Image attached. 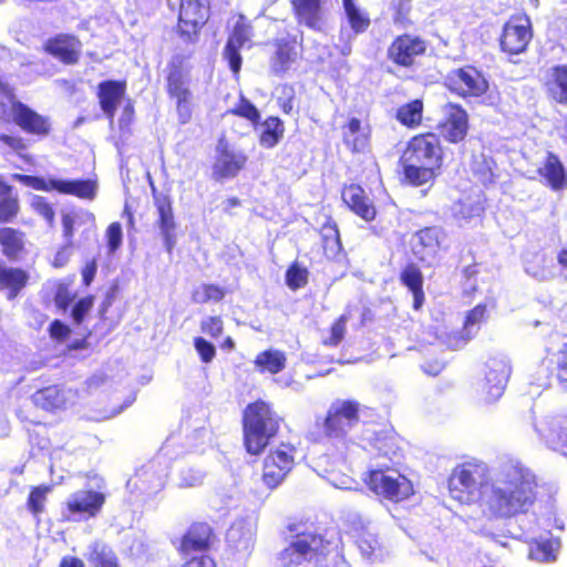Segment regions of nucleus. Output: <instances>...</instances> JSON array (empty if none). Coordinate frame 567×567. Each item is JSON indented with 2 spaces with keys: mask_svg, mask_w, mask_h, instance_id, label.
Wrapping results in <instances>:
<instances>
[{
  "mask_svg": "<svg viewBox=\"0 0 567 567\" xmlns=\"http://www.w3.org/2000/svg\"><path fill=\"white\" fill-rule=\"evenodd\" d=\"M543 484L535 472L519 460L504 461L493 480L481 460L456 464L447 478L450 496L460 504H477L489 522L508 520L528 514L540 498Z\"/></svg>",
  "mask_w": 567,
  "mask_h": 567,
  "instance_id": "obj_1",
  "label": "nucleus"
},
{
  "mask_svg": "<svg viewBox=\"0 0 567 567\" xmlns=\"http://www.w3.org/2000/svg\"><path fill=\"white\" fill-rule=\"evenodd\" d=\"M444 150L437 134L423 132L412 136L399 157V178L404 185L433 184L442 174Z\"/></svg>",
  "mask_w": 567,
  "mask_h": 567,
  "instance_id": "obj_2",
  "label": "nucleus"
},
{
  "mask_svg": "<svg viewBox=\"0 0 567 567\" xmlns=\"http://www.w3.org/2000/svg\"><path fill=\"white\" fill-rule=\"evenodd\" d=\"M284 419L274 406L264 401L255 400L243 411V444L252 456L260 455L281 427Z\"/></svg>",
  "mask_w": 567,
  "mask_h": 567,
  "instance_id": "obj_3",
  "label": "nucleus"
},
{
  "mask_svg": "<svg viewBox=\"0 0 567 567\" xmlns=\"http://www.w3.org/2000/svg\"><path fill=\"white\" fill-rule=\"evenodd\" d=\"M334 551L333 560L337 567H347L344 559L338 553V546L316 533H298L296 539L287 545L279 554L281 567H297L305 561H315L319 567H329L327 558Z\"/></svg>",
  "mask_w": 567,
  "mask_h": 567,
  "instance_id": "obj_4",
  "label": "nucleus"
},
{
  "mask_svg": "<svg viewBox=\"0 0 567 567\" xmlns=\"http://www.w3.org/2000/svg\"><path fill=\"white\" fill-rule=\"evenodd\" d=\"M190 54H175L166 69V93L175 100L178 123L187 124L193 116L192 92L188 87L189 70L187 63Z\"/></svg>",
  "mask_w": 567,
  "mask_h": 567,
  "instance_id": "obj_5",
  "label": "nucleus"
},
{
  "mask_svg": "<svg viewBox=\"0 0 567 567\" xmlns=\"http://www.w3.org/2000/svg\"><path fill=\"white\" fill-rule=\"evenodd\" d=\"M234 115L248 121L255 128L261 126L258 142L265 148H274L285 134V124L279 116L270 115L261 122V114L257 106L246 96L240 95L237 103L225 111L224 116Z\"/></svg>",
  "mask_w": 567,
  "mask_h": 567,
  "instance_id": "obj_6",
  "label": "nucleus"
},
{
  "mask_svg": "<svg viewBox=\"0 0 567 567\" xmlns=\"http://www.w3.org/2000/svg\"><path fill=\"white\" fill-rule=\"evenodd\" d=\"M429 50V41L416 33L395 35L386 48V60L399 71H413L421 64Z\"/></svg>",
  "mask_w": 567,
  "mask_h": 567,
  "instance_id": "obj_7",
  "label": "nucleus"
},
{
  "mask_svg": "<svg viewBox=\"0 0 567 567\" xmlns=\"http://www.w3.org/2000/svg\"><path fill=\"white\" fill-rule=\"evenodd\" d=\"M364 483L370 492L392 503H401L414 494L411 480L388 467L369 470Z\"/></svg>",
  "mask_w": 567,
  "mask_h": 567,
  "instance_id": "obj_8",
  "label": "nucleus"
},
{
  "mask_svg": "<svg viewBox=\"0 0 567 567\" xmlns=\"http://www.w3.org/2000/svg\"><path fill=\"white\" fill-rule=\"evenodd\" d=\"M12 179L35 190L52 192L59 194L75 196L81 199H93L96 195L97 185L92 179H44L40 176L16 173Z\"/></svg>",
  "mask_w": 567,
  "mask_h": 567,
  "instance_id": "obj_9",
  "label": "nucleus"
},
{
  "mask_svg": "<svg viewBox=\"0 0 567 567\" xmlns=\"http://www.w3.org/2000/svg\"><path fill=\"white\" fill-rule=\"evenodd\" d=\"M361 405L355 400L334 402L321 425V435L328 440H344L349 431L360 421Z\"/></svg>",
  "mask_w": 567,
  "mask_h": 567,
  "instance_id": "obj_10",
  "label": "nucleus"
},
{
  "mask_svg": "<svg viewBox=\"0 0 567 567\" xmlns=\"http://www.w3.org/2000/svg\"><path fill=\"white\" fill-rule=\"evenodd\" d=\"M210 18L209 0H179L176 32L187 43H196Z\"/></svg>",
  "mask_w": 567,
  "mask_h": 567,
  "instance_id": "obj_11",
  "label": "nucleus"
},
{
  "mask_svg": "<svg viewBox=\"0 0 567 567\" xmlns=\"http://www.w3.org/2000/svg\"><path fill=\"white\" fill-rule=\"evenodd\" d=\"M297 450L292 444L280 443L266 454L261 466V482L270 491L280 486L296 466Z\"/></svg>",
  "mask_w": 567,
  "mask_h": 567,
  "instance_id": "obj_12",
  "label": "nucleus"
},
{
  "mask_svg": "<svg viewBox=\"0 0 567 567\" xmlns=\"http://www.w3.org/2000/svg\"><path fill=\"white\" fill-rule=\"evenodd\" d=\"M105 495L102 492L86 488L72 493L62 504V523H80L96 517L103 505Z\"/></svg>",
  "mask_w": 567,
  "mask_h": 567,
  "instance_id": "obj_13",
  "label": "nucleus"
},
{
  "mask_svg": "<svg viewBox=\"0 0 567 567\" xmlns=\"http://www.w3.org/2000/svg\"><path fill=\"white\" fill-rule=\"evenodd\" d=\"M445 87L462 99L482 97L488 91V81L477 68L463 65L451 70L444 78Z\"/></svg>",
  "mask_w": 567,
  "mask_h": 567,
  "instance_id": "obj_14",
  "label": "nucleus"
},
{
  "mask_svg": "<svg viewBox=\"0 0 567 567\" xmlns=\"http://www.w3.org/2000/svg\"><path fill=\"white\" fill-rule=\"evenodd\" d=\"M533 426L539 439L567 457V412L534 414Z\"/></svg>",
  "mask_w": 567,
  "mask_h": 567,
  "instance_id": "obj_15",
  "label": "nucleus"
},
{
  "mask_svg": "<svg viewBox=\"0 0 567 567\" xmlns=\"http://www.w3.org/2000/svg\"><path fill=\"white\" fill-rule=\"evenodd\" d=\"M533 39V24L524 12L512 14L499 35L501 51L508 56L524 53Z\"/></svg>",
  "mask_w": 567,
  "mask_h": 567,
  "instance_id": "obj_16",
  "label": "nucleus"
},
{
  "mask_svg": "<svg viewBox=\"0 0 567 567\" xmlns=\"http://www.w3.org/2000/svg\"><path fill=\"white\" fill-rule=\"evenodd\" d=\"M248 163V155L244 151H237L224 138H219L216 147V158L213 164V178L225 181L235 178L244 171Z\"/></svg>",
  "mask_w": 567,
  "mask_h": 567,
  "instance_id": "obj_17",
  "label": "nucleus"
},
{
  "mask_svg": "<svg viewBox=\"0 0 567 567\" xmlns=\"http://www.w3.org/2000/svg\"><path fill=\"white\" fill-rule=\"evenodd\" d=\"M252 24L243 13L237 14L236 22L228 34L225 48L224 59L227 61L234 75H238L241 70L243 58L240 50L250 41L252 37Z\"/></svg>",
  "mask_w": 567,
  "mask_h": 567,
  "instance_id": "obj_18",
  "label": "nucleus"
},
{
  "mask_svg": "<svg viewBox=\"0 0 567 567\" xmlns=\"http://www.w3.org/2000/svg\"><path fill=\"white\" fill-rule=\"evenodd\" d=\"M11 117L12 122L29 135L41 140L51 134L52 123L50 117L38 113L21 101L12 102Z\"/></svg>",
  "mask_w": 567,
  "mask_h": 567,
  "instance_id": "obj_19",
  "label": "nucleus"
},
{
  "mask_svg": "<svg viewBox=\"0 0 567 567\" xmlns=\"http://www.w3.org/2000/svg\"><path fill=\"white\" fill-rule=\"evenodd\" d=\"M42 50L64 65H75L81 59L82 42L72 33H56L49 37Z\"/></svg>",
  "mask_w": 567,
  "mask_h": 567,
  "instance_id": "obj_20",
  "label": "nucleus"
},
{
  "mask_svg": "<svg viewBox=\"0 0 567 567\" xmlns=\"http://www.w3.org/2000/svg\"><path fill=\"white\" fill-rule=\"evenodd\" d=\"M153 200L157 214L155 224L159 229L166 251L172 254L177 243L178 228L174 214L173 200L171 196L162 193H154Z\"/></svg>",
  "mask_w": 567,
  "mask_h": 567,
  "instance_id": "obj_21",
  "label": "nucleus"
},
{
  "mask_svg": "<svg viewBox=\"0 0 567 567\" xmlns=\"http://www.w3.org/2000/svg\"><path fill=\"white\" fill-rule=\"evenodd\" d=\"M486 368L487 370L481 384V394L485 404H492L503 395L509 379L511 367L503 360L492 359Z\"/></svg>",
  "mask_w": 567,
  "mask_h": 567,
  "instance_id": "obj_22",
  "label": "nucleus"
},
{
  "mask_svg": "<svg viewBox=\"0 0 567 567\" xmlns=\"http://www.w3.org/2000/svg\"><path fill=\"white\" fill-rule=\"evenodd\" d=\"M216 535L207 522H193L182 535L176 547L181 555L206 553L214 545Z\"/></svg>",
  "mask_w": 567,
  "mask_h": 567,
  "instance_id": "obj_23",
  "label": "nucleus"
},
{
  "mask_svg": "<svg viewBox=\"0 0 567 567\" xmlns=\"http://www.w3.org/2000/svg\"><path fill=\"white\" fill-rule=\"evenodd\" d=\"M275 51L270 58V70L275 75L285 74L298 59L300 43L293 35L275 39Z\"/></svg>",
  "mask_w": 567,
  "mask_h": 567,
  "instance_id": "obj_24",
  "label": "nucleus"
},
{
  "mask_svg": "<svg viewBox=\"0 0 567 567\" xmlns=\"http://www.w3.org/2000/svg\"><path fill=\"white\" fill-rule=\"evenodd\" d=\"M447 110L445 122L441 124L440 127L447 143L458 144L467 136L470 128L468 114L466 110L457 103H450Z\"/></svg>",
  "mask_w": 567,
  "mask_h": 567,
  "instance_id": "obj_25",
  "label": "nucleus"
},
{
  "mask_svg": "<svg viewBox=\"0 0 567 567\" xmlns=\"http://www.w3.org/2000/svg\"><path fill=\"white\" fill-rule=\"evenodd\" d=\"M125 80H104L97 84L96 97L105 116L113 122L118 104L126 95Z\"/></svg>",
  "mask_w": 567,
  "mask_h": 567,
  "instance_id": "obj_26",
  "label": "nucleus"
},
{
  "mask_svg": "<svg viewBox=\"0 0 567 567\" xmlns=\"http://www.w3.org/2000/svg\"><path fill=\"white\" fill-rule=\"evenodd\" d=\"M341 140L352 153H361L369 147L371 128L367 120L349 117L340 127Z\"/></svg>",
  "mask_w": 567,
  "mask_h": 567,
  "instance_id": "obj_27",
  "label": "nucleus"
},
{
  "mask_svg": "<svg viewBox=\"0 0 567 567\" xmlns=\"http://www.w3.org/2000/svg\"><path fill=\"white\" fill-rule=\"evenodd\" d=\"M341 198L347 207L364 221L370 223L375 219L377 208L359 184L346 185L341 190Z\"/></svg>",
  "mask_w": 567,
  "mask_h": 567,
  "instance_id": "obj_28",
  "label": "nucleus"
},
{
  "mask_svg": "<svg viewBox=\"0 0 567 567\" xmlns=\"http://www.w3.org/2000/svg\"><path fill=\"white\" fill-rule=\"evenodd\" d=\"M0 250L8 261L23 260L29 254L27 234L19 228L0 227Z\"/></svg>",
  "mask_w": 567,
  "mask_h": 567,
  "instance_id": "obj_29",
  "label": "nucleus"
},
{
  "mask_svg": "<svg viewBox=\"0 0 567 567\" xmlns=\"http://www.w3.org/2000/svg\"><path fill=\"white\" fill-rule=\"evenodd\" d=\"M542 86L551 103L567 107V63L549 68Z\"/></svg>",
  "mask_w": 567,
  "mask_h": 567,
  "instance_id": "obj_30",
  "label": "nucleus"
},
{
  "mask_svg": "<svg viewBox=\"0 0 567 567\" xmlns=\"http://www.w3.org/2000/svg\"><path fill=\"white\" fill-rule=\"evenodd\" d=\"M295 18L313 31H323L322 0H290Z\"/></svg>",
  "mask_w": 567,
  "mask_h": 567,
  "instance_id": "obj_31",
  "label": "nucleus"
},
{
  "mask_svg": "<svg viewBox=\"0 0 567 567\" xmlns=\"http://www.w3.org/2000/svg\"><path fill=\"white\" fill-rule=\"evenodd\" d=\"M30 274L21 267L7 266L0 260V291L8 300H14L28 287Z\"/></svg>",
  "mask_w": 567,
  "mask_h": 567,
  "instance_id": "obj_32",
  "label": "nucleus"
},
{
  "mask_svg": "<svg viewBox=\"0 0 567 567\" xmlns=\"http://www.w3.org/2000/svg\"><path fill=\"white\" fill-rule=\"evenodd\" d=\"M538 176L554 192L567 188V172L558 155L547 152L543 165L537 169Z\"/></svg>",
  "mask_w": 567,
  "mask_h": 567,
  "instance_id": "obj_33",
  "label": "nucleus"
},
{
  "mask_svg": "<svg viewBox=\"0 0 567 567\" xmlns=\"http://www.w3.org/2000/svg\"><path fill=\"white\" fill-rule=\"evenodd\" d=\"M31 400L34 406L50 413L63 410L68 402L65 390L59 384L39 389L33 393Z\"/></svg>",
  "mask_w": 567,
  "mask_h": 567,
  "instance_id": "obj_34",
  "label": "nucleus"
},
{
  "mask_svg": "<svg viewBox=\"0 0 567 567\" xmlns=\"http://www.w3.org/2000/svg\"><path fill=\"white\" fill-rule=\"evenodd\" d=\"M442 230L435 226L424 227L416 233L414 252L421 261L434 259L441 248Z\"/></svg>",
  "mask_w": 567,
  "mask_h": 567,
  "instance_id": "obj_35",
  "label": "nucleus"
},
{
  "mask_svg": "<svg viewBox=\"0 0 567 567\" xmlns=\"http://www.w3.org/2000/svg\"><path fill=\"white\" fill-rule=\"evenodd\" d=\"M399 279L413 296V309L420 310L425 301L424 278L421 269L414 262H409L401 270Z\"/></svg>",
  "mask_w": 567,
  "mask_h": 567,
  "instance_id": "obj_36",
  "label": "nucleus"
},
{
  "mask_svg": "<svg viewBox=\"0 0 567 567\" xmlns=\"http://www.w3.org/2000/svg\"><path fill=\"white\" fill-rule=\"evenodd\" d=\"M353 533L354 543L362 556L368 559L382 557L384 546L377 533L363 525L354 527Z\"/></svg>",
  "mask_w": 567,
  "mask_h": 567,
  "instance_id": "obj_37",
  "label": "nucleus"
},
{
  "mask_svg": "<svg viewBox=\"0 0 567 567\" xmlns=\"http://www.w3.org/2000/svg\"><path fill=\"white\" fill-rule=\"evenodd\" d=\"M344 18L353 34H363L372 25L370 13L355 0H342Z\"/></svg>",
  "mask_w": 567,
  "mask_h": 567,
  "instance_id": "obj_38",
  "label": "nucleus"
},
{
  "mask_svg": "<svg viewBox=\"0 0 567 567\" xmlns=\"http://www.w3.org/2000/svg\"><path fill=\"white\" fill-rule=\"evenodd\" d=\"M369 445L378 456L392 458L400 452V439L390 430L374 432L369 440Z\"/></svg>",
  "mask_w": 567,
  "mask_h": 567,
  "instance_id": "obj_39",
  "label": "nucleus"
},
{
  "mask_svg": "<svg viewBox=\"0 0 567 567\" xmlns=\"http://www.w3.org/2000/svg\"><path fill=\"white\" fill-rule=\"evenodd\" d=\"M424 104L421 99H414L395 111V120L404 127L413 130L419 127L423 121Z\"/></svg>",
  "mask_w": 567,
  "mask_h": 567,
  "instance_id": "obj_40",
  "label": "nucleus"
},
{
  "mask_svg": "<svg viewBox=\"0 0 567 567\" xmlns=\"http://www.w3.org/2000/svg\"><path fill=\"white\" fill-rule=\"evenodd\" d=\"M287 358L285 352L280 350L268 349L259 352L254 364L258 372L277 374L286 368Z\"/></svg>",
  "mask_w": 567,
  "mask_h": 567,
  "instance_id": "obj_41",
  "label": "nucleus"
},
{
  "mask_svg": "<svg viewBox=\"0 0 567 567\" xmlns=\"http://www.w3.org/2000/svg\"><path fill=\"white\" fill-rule=\"evenodd\" d=\"M20 213L19 197L11 185L0 182V224L13 221Z\"/></svg>",
  "mask_w": 567,
  "mask_h": 567,
  "instance_id": "obj_42",
  "label": "nucleus"
},
{
  "mask_svg": "<svg viewBox=\"0 0 567 567\" xmlns=\"http://www.w3.org/2000/svg\"><path fill=\"white\" fill-rule=\"evenodd\" d=\"M50 484H40L31 486L25 502V507L33 518L40 520L41 515L45 512L48 495L51 493Z\"/></svg>",
  "mask_w": 567,
  "mask_h": 567,
  "instance_id": "obj_43",
  "label": "nucleus"
},
{
  "mask_svg": "<svg viewBox=\"0 0 567 567\" xmlns=\"http://www.w3.org/2000/svg\"><path fill=\"white\" fill-rule=\"evenodd\" d=\"M227 290L216 284H203L192 292V300L195 303L204 305L209 302H221Z\"/></svg>",
  "mask_w": 567,
  "mask_h": 567,
  "instance_id": "obj_44",
  "label": "nucleus"
},
{
  "mask_svg": "<svg viewBox=\"0 0 567 567\" xmlns=\"http://www.w3.org/2000/svg\"><path fill=\"white\" fill-rule=\"evenodd\" d=\"M323 252L327 257L337 255L341 249L338 226L334 223H324L320 230Z\"/></svg>",
  "mask_w": 567,
  "mask_h": 567,
  "instance_id": "obj_45",
  "label": "nucleus"
},
{
  "mask_svg": "<svg viewBox=\"0 0 567 567\" xmlns=\"http://www.w3.org/2000/svg\"><path fill=\"white\" fill-rule=\"evenodd\" d=\"M309 272L307 268L301 267L297 261L292 262L286 270V285L293 291L303 288L308 284Z\"/></svg>",
  "mask_w": 567,
  "mask_h": 567,
  "instance_id": "obj_46",
  "label": "nucleus"
},
{
  "mask_svg": "<svg viewBox=\"0 0 567 567\" xmlns=\"http://www.w3.org/2000/svg\"><path fill=\"white\" fill-rule=\"evenodd\" d=\"M348 316L341 315L330 326L329 336L321 343L324 347L334 348L341 343L347 332Z\"/></svg>",
  "mask_w": 567,
  "mask_h": 567,
  "instance_id": "obj_47",
  "label": "nucleus"
},
{
  "mask_svg": "<svg viewBox=\"0 0 567 567\" xmlns=\"http://www.w3.org/2000/svg\"><path fill=\"white\" fill-rule=\"evenodd\" d=\"M392 14V22L395 27L406 28L412 24L410 18L412 12V4L406 2L392 1L390 4Z\"/></svg>",
  "mask_w": 567,
  "mask_h": 567,
  "instance_id": "obj_48",
  "label": "nucleus"
},
{
  "mask_svg": "<svg viewBox=\"0 0 567 567\" xmlns=\"http://www.w3.org/2000/svg\"><path fill=\"white\" fill-rule=\"evenodd\" d=\"M95 567H121L118 558L111 549L94 548L89 559Z\"/></svg>",
  "mask_w": 567,
  "mask_h": 567,
  "instance_id": "obj_49",
  "label": "nucleus"
},
{
  "mask_svg": "<svg viewBox=\"0 0 567 567\" xmlns=\"http://www.w3.org/2000/svg\"><path fill=\"white\" fill-rule=\"evenodd\" d=\"M200 331L213 338L218 339L224 332V321L219 316H209L200 321Z\"/></svg>",
  "mask_w": 567,
  "mask_h": 567,
  "instance_id": "obj_50",
  "label": "nucleus"
},
{
  "mask_svg": "<svg viewBox=\"0 0 567 567\" xmlns=\"http://www.w3.org/2000/svg\"><path fill=\"white\" fill-rule=\"evenodd\" d=\"M555 378L558 385L567 391V344H564L563 348L558 351L556 367H555Z\"/></svg>",
  "mask_w": 567,
  "mask_h": 567,
  "instance_id": "obj_51",
  "label": "nucleus"
},
{
  "mask_svg": "<svg viewBox=\"0 0 567 567\" xmlns=\"http://www.w3.org/2000/svg\"><path fill=\"white\" fill-rule=\"evenodd\" d=\"M483 208L477 203L458 202L454 217L460 221H466L474 217H480Z\"/></svg>",
  "mask_w": 567,
  "mask_h": 567,
  "instance_id": "obj_52",
  "label": "nucleus"
},
{
  "mask_svg": "<svg viewBox=\"0 0 567 567\" xmlns=\"http://www.w3.org/2000/svg\"><path fill=\"white\" fill-rule=\"evenodd\" d=\"M33 210L42 216L50 226L54 224L55 210L52 204L42 196H35L31 204Z\"/></svg>",
  "mask_w": 567,
  "mask_h": 567,
  "instance_id": "obj_53",
  "label": "nucleus"
},
{
  "mask_svg": "<svg viewBox=\"0 0 567 567\" xmlns=\"http://www.w3.org/2000/svg\"><path fill=\"white\" fill-rule=\"evenodd\" d=\"M194 348L203 363H209L216 355L215 346L203 337L194 338Z\"/></svg>",
  "mask_w": 567,
  "mask_h": 567,
  "instance_id": "obj_54",
  "label": "nucleus"
},
{
  "mask_svg": "<svg viewBox=\"0 0 567 567\" xmlns=\"http://www.w3.org/2000/svg\"><path fill=\"white\" fill-rule=\"evenodd\" d=\"M94 305V296L89 295L75 302L72 308V319L76 324H81L84 321L86 313L91 310Z\"/></svg>",
  "mask_w": 567,
  "mask_h": 567,
  "instance_id": "obj_55",
  "label": "nucleus"
},
{
  "mask_svg": "<svg viewBox=\"0 0 567 567\" xmlns=\"http://www.w3.org/2000/svg\"><path fill=\"white\" fill-rule=\"evenodd\" d=\"M106 243L110 252H115L122 245V226L118 221L111 223L106 228Z\"/></svg>",
  "mask_w": 567,
  "mask_h": 567,
  "instance_id": "obj_56",
  "label": "nucleus"
},
{
  "mask_svg": "<svg viewBox=\"0 0 567 567\" xmlns=\"http://www.w3.org/2000/svg\"><path fill=\"white\" fill-rule=\"evenodd\" d=\"M75 295L69 289L68 285L60 284L54 293V303L61 310H66L74 300Z\"/></svg>",
  "mask_w": 567,
  "mask_h": 567,
  "instance_id": "obj_57",
  "label": "nucleus"
},
{
  "mask_svg": "<svg viewBox=\"0 0 567 567\" xmlns=\"http://www.w3.org/2000/svg\"><path fill=\"white\" fill-rule=\"evenodd\" d=\"M0 143L11 148L14 153L25 159V156L22 155V152L27 150V143L23 137L19 135H10L2 133L0 134Z\"/></svg>",
  "mask_w": 567,
  "mask_h": 567,
  "instance_id": "obj_58",
  "label": "nucleus"
},
{
  "mask_svg": "<svg viewBox=\"0 0 567 567\" xmlns=\"http://www.w3.org/2000/svg\"><path fill=\"white\" fill-rule=\"evenodd\" d=\"M135 117V107L132 100H127L123 106L122 114L118 118V128L122 132H130V127Z\"/></svg>",
  "mask_w": 567,
  "mask_h": 567,
  "instance_id": "obj_59",
  "label": "nucleus"
},
{
  "mask_svg": "<svg viewBox=\"0 0 567 567\" xmlns=\"http://www.w3.org/2000/svg\"><path fill=\"white\" fill-rule=\"evenodd\" d=\"M487 318V307L485 303H478L473 309H471L465 317L464 324L465 327H471L474 324L482 323Z\"/></svg>",
  "mask_w": 567,
  "mask_h": 567,
  "instance_id": "obj_60",
  "label": "nucleus"
},
{
  "mask_svg": "<svg viewBox=\"0 0 567 567\" xmlns=\"http://www.w3.org/2000/svg\"><path fill=\"white\" fill-rule=\"evenodd\" d=\"M49 334L53 340L63 342L70 337L71 329L61 320L55 319L50 323Z\"/></svg>",
  "mask_w": 567,
  "mask_h": 567,
  "instance_id": "obj_61",
  "label": "nucleus"
},
{
  "mask_svg": "<svg viewBox=\"0 0 567 567\" xmlns=\"http://www.w3.org/2000/svg\"><path fill=\"white\" fill-rule=\"evenodd\" d=\"M532 554L535 558L545 561L554 559L555 557L553 545L548 540L535 543V545L532 547Z\"/></svg>",
  "mask_w": 567,
  "mask_h": 567,
  "instance_id": "obj_62",
  "label": "nucleus"
},
{
  "mask_svg": "<svg viewBox=\"0 0 567 567\" xmlns=\"http://www.w3.org/2000/svg\"><path fill=\"white\" fill-rule=\"evenodd\" d=\"M282 93L285 96L278 99V106L285 114H290L293 109L295 90L292 85H284Z\"/></svg>",
  "mask_w": 567,
  "mask_h": 567,
  "instance_id": "obj_63",
  "label": "nucleus"
},
{
  "mask_svg": "<svg viewBox=\"0 0 567 567\" xmlns=\"http://www.w3.org/2000/svg\"><path fill=\"white\" fill-rule=\"evenodd\" d=\"M181 567H217V564L214 558L200 555L189 558Z\"/></svg>",
  "mask_w": 567,
  "mask_h": 567,
  "instance_id": "obj_64",
  "label": "nucleus"
}]
</instances>
